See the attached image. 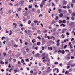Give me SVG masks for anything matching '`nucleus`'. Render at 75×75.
<instances>
[{
  "label": "nucleus",
  "instance_id": "nucleus-1",
  "mask_svg": "<svg viewBox=\"0 0 75 75\" xmlns=\"http://www.w3.org/2000/svg\"><path fill=\"white\" fill-rule=\"evenodd\" d=\"M24 19H23V21H24V23H25V22L27 21V18L25 17H23Z\"/></svg>",
  "mask_w": 75,
  "mask_h": 75
},
{
  "label": "nucleus",
  "instance_id": "nucleus-2",
  "mask_svg": "<svg viewBox=\"0 0 75 75\" xmlns=\"http://www.w3.org/2000/svg\"><path fill=\"white\" fill-rule=\"evenodd\" d=\"M24 16H28V11H26L25 12V13L23 14Z\"/></svg>",
  "mask_w": 75,
  "mask_h": 75
},
{
  "label": "nucleus",
  "instance_id": "nucleus-3",
  "mask_svg": "<svg viewBox=\"0 0 75 75\" xmlns=\"http://www.w3.org/2000/svg\"><path fill=\"white\" fill-rule=\"evenodd\" d=\"M41 4L43 5H45V1L44 0H42L41 2Z\"/></svg>",
  "mask_w": 75,
  "mask_h": 75
},
{
  "label": "nucleus",
  "instance_id": "nucleus-4",
  "mask_svg": "<svg viewBox=\"0 0 75 75\" xmlns=\"http://www.w3.org/2000/svg\"><path fill=\"white\" fill-rule=\"evenodd\" d=\"M62 34H63L64 33H65L67 30V29H62Z\"/></svg>",
  "mask_w": 75,
  "mask_h": 75
},
{
  "label": "nucleus",
  "instance_id": "nucleus-5",
  "mask_svg": "<svg viewBox=\"0 0 75 75\" xmlns=\"http://www.w3.org/2000/svg\"><path fill=\"white\" fill-rule=\"evenodd\" d=\"M32 43H34L35 42H36V40L35 39H33L32 40Z\"/></svg>",
  "mask_w": 75,
  "mask_h": 75
},
{
  "label": "nucleus",
  "instance_id": "nucleus-6",
  "mask_svg": "<svg viewBox=\"0 0 75 75\" xmlns=\"http://www.w3.org/2000/svg\"><path fill=\"white\" fill-rule=\"evenodd\" d=\"M48 70L47 71V72H50L51 71V69H50V67H49L47 68Z\"/></svg>",
  "mask_w": 75,
  "mask_h": 75
},
{
  "label": "nucleus",
  "instance_id": "nucleus-7",
  "mask_svg": "<svg viewBox=\"0 0 75 75\" xmlns=\"http://www.w3.org/2000/svg\"><path fill=\"white\" fill-rule=\"evenodd\" d=\"M37 32L38 34H41V31L40 30H37Z\"/></svg>",
  "mask_w": 75,
  "mask_h": 75
},
{
  "label": "nucleus",
  "instance_id": "nucleus-8",
  "mask_svg": "<svg viewBox=\"0 0 75 75\" xmlns=\"http://www.w3.org/2000/svg\"><path fill=\"white\" fill-rule=\"evenodd\" d=\"M35 57H40V54L37 53L35 54Z\"/></svg>",
  "mask_w": 75,
  "mask_h": 75
},
{
  "label": "nucleus",
  "instance_id": "nucleus-9",
  "mask_svg": "<svg viewBox=\"0 0 75 75\" xmlns=\"http://www.w3.org/2000/svg\"><path fill=\"white\" fill-rule=\"evenodd\" d=\"M57 70V71L56 72L57 73H58V72H59V70H58V69H57V68H55L54 69H53L54 71V70Z\"/></svg>",
  "mask_w": 75,
  "mask_h": 75
},
{
  "label": "nucleus",
  "instance_id": "nucleus-10",
  "mask_svg": "<svg viewBox=\"0 0 75 75\" xmlns=\"http://www.w3.org/2000/svg\"><path fill=\"white\" fill-rule=\"evenodd\" d=\"M63 13H61L59 14V17H62L63 16Z\"/></svg>",
  "mask_w": 75,
  "mask_h": 75
},
{
  "label": "nucleus",
  "instance_id": "nucleus-11",
  "mask_svg": "<svg viewBox=\"0 0 75 75\" xmlns=\"http://www.w3.org/2000/svg\"><path fill=\"white\" fill-rule=\"evenodd\" d=\"M31 25L32 27H34V23H32Z\"/></svg>",
  "mask_w": 75,
  "mask_h": 75
},
{
  "label": "nucleus",
  "instance_id": "nucleus-12",
  "mask_svg": "<svg viewBox=\"0 0 75 75\" xmlns=\"http://www.w3.org/2000/svg\"><path fill=\"white\" fill-rule=\"evenodd\" d=\"M59 12V13H61L62 11V10L61 9H58Z\"/></svg>",
  "mask_w": 75,
  "mask_h": 75
},
{
  "label": "nucleus",
  "instance_id": "nucleus-13",
  "mask_svg": "<svg viewBox=\"0 0 75 75\" xmlns=\"http://www.w3.org/2000/svg\"><path fill=\"white\" fill-rule=\"evenodd\" d=\"M61 53L62 54H65V50H62V51Z\"/></svg>",
  "mask_w": 75,
  "mask_h": 75
},
{
  "label": "nucleus",
  "instance_id": "nucleus-14",
  "mask_svg": "<svg viewBox=\"0 0 75 75\" xmlns=\"http://www.w3.org/2000/svg\"><path fill=\"white\" fill-rule=\"evenodd\" d=\"M31 23V20H29L28 23V24H30Z\"/></svg>",
  "mask_w": 75,
  "mask_h": 75
},
{
  "label": "nucleus",
  "instance_id": "nucleus-15",
  "mask_svg": "<svg viewBox=\"0 0 75 75\" xmlns=\"http://www.w3.org/2000/svg\"><path fill=\"white\" fill-rule=\"evenodd\" d=\"M62 51V50H59V51H58V54H60V53H61Z\"/></svg>",
  "mask_w": 75,
  "mask_h": 75
},
{
  "label": "nucleus",
  "instance_id": "nucleus-16",
  "mask_svg": "<svg viewBox=\"0 0 75 75\" xmlns=\"http://www.w3.org/2000/svg\"><path fill=\"white\" fill-rule=\"evenodd\" d=\"M66 20H63L62 21V23H66Z\"/></svg>",
  "mask_w": 75,
  "mask_h": 75
},
{
  "label": "nucleus",
  "instance_id": "nucleus-17",
  "mask_svg": "<svg viewBox=\"0 0 75 75\" xmlns=\"http://www.w3.org/2000/svg\"><path fill=\"white\" fill-rule=\"evenodd\" d=\"M71 19L72 20H75V18L74 16H72L71 18Z\"/></svg>",
  "mask_w": 75,
  "mask_h": 75
},
{
  "label": "nucleus",
  "instance_id": "nucleus-18",
  "mask_svg": "<svg viewBox=\"0 0 75 75\" xmlns=\"http://www.w3.org/2000/svg\"><path fill=\"white\" fill-rule=\"evenodd\" d=\"M55 23H56V22H55V21L53 20L52 22V24H55Z\"/></svg>",
  "mask_w": 75,
  "mask_h": 75
},
{
  "label": "nucleus",
  "instance_id": "nucleus-19",
  "mask_svg": "<svg viewBox=\"0 0 75 75\" xmlns=\"http://www.w3.org/2000/svg\"><path fill=\"white\" fill-rule=\"evenodd\" d=\"M48 50H53V48L52 47H48Z\"/></svg>",
  "mask_w": 75,
  "mask_h": 75
},
{
  "label": "nucleus",
  "instance_id": "nucleus-20",
  "mask_svg": "<svg viewBox=\"0 0 75 75\" xmlns=\"http://www.w3.org/2000/svg\"><path fill=\"white\" fill-rule=\"evenodd\" d=\"M13 25H15V27H16L17 26V23H14Z\"/></svg>",
  "mask_w": 75,
  "mask_h": 75
},
{
  "label": "nucleus",
  "instance_id": "nucleus-21",
  "mask_svg": "<svg viewBox=\"0 0 75 75\" xmlns=\"http://www.w3.org/2000/svg\"><path fill=\"white\" fill-rule=\"evenodd\" d=\"M74 23V22H71L70 23V25H72Z\"/></svg>",
  "mask_w": 75,
  "mask_h": 75
},
{
  "label": "nucleus",
  "instance_id": "nucleus-22",
  "mask_svg": "<svg viewBox=\"0 0 75 75\" xmlns=\"http://www.w3.org/2000/svg\"><path fill=\"white\" fill-rule=\"evenodd\" d=\"M37 13H38V14H39L40 13V9H38L37 11Z\"/></svg>",
  "mask_w": 75,
  "mask_h": 75
},
{
  "label": "nucleus",
  "instance_id": "nucleus-23",
  "mask_svg": "<svg viewBox=\"0 0 75 75\" xmlns=\"http://www.w3.org/2000/svg\"><path fill=\"white\" fill-rule=\"evenodd\" d=\"M56 30L57 29H56L55 28H54L53 29V31H54V32H55V31H56Z\"/></svg>",
  "mask_w": 75,
  "mask_h": 75
},
{
  "label": "nucleus",
  "instance_id": "nucleus-24",
  "mask_svg": "<svg viewBox=\"0 0 75 75\" xmlns=\"http://www.w3.org/2000/svg\"><path fill=\"white\" fill-rule=\"evenodd\" d=\"M59 45H60V43L59 42L57 43L56 44L57 46H59Z\"/></svg>",
  "mask_w": 75,
  "mask_h": 75
},
{
  "label": "nucleus",
  "instance_id": "nucleus-25",
  "mask_svg": "<svg viewBox=\"0 0 75 75\" xmlns=\"http://www.w3.org/2000/svg\"><path fill=\"white\" fill-rule=\"evenodd\" d=\"M61 37H62V38H64L65 37V35H64L63 34H62V35L61 36Z\"/></svg>",
  "mask_w": 75,
  "mask_h": 75
},
{
  "label": "nucleus",
  "instance_id": "nucleus-26",
  "mask_svg": "<svg viewBox=\"0 0 75 75\" xmlns=\"http://www.w3.org/2000/svg\"><path fill=\"white\" fill-rule=\"evenodd\" d=\"M62 25L63 27H65V25L63 23L61 24L60 25V26H62Z\"/></svg>",
  "mask_w": 75,
  "mask_h": 75
},
{
  "label": "nucleus",
  "instance_id": "nucleus-27",
  "mask_svg": "<svg viewBox=\"0 0 75 75\" xmlns=\"http://www.w3.org/2000/svg\"><path fill=\"white\" fill-rule=\"evenodd\" d=\"M32 5H29L28 6L29 8H32Z\"/></svg>",
  "mask_w": 75,
  "mask_h": 75
},
{
  "label": "nucleus",
  "instance_id": "nucleus-28",
  "mask_svg": "<svg viewBox=\"0 0 75 75\" xmlns=\"http://www.w3.org/2000/svg\"><path fill=\"white\" fill-rule=\"evenodd\" d=\"M67 3V1H64L63 3V4H66Z\"/></svg>",
  "mask_w": 75,
  "mask_h": 75
},
{
  "label": "nucleus",
  "instance_id": "nucleus-29",
  "mask_svg": "<svg viewBox=\"0 0 75 75\" xmlns=\"http://www.w3.org/2000/svg\"><path fill=\"white\" fill-rule=\"evenodd\" d=\"M68 73H69V72L68 71H66L65 72V74H66V75H67Z\"/></svg>",
  "mask_w": 75,
  "mask_h": 75
},
{
  "label": "nucleus",
  "instance_id": "nucleus-30",
  "mask_svg": "<svg viewBox=\"0 0 75 75\" xmlns=\"http://www.w3.org/2000/svg\"><path fill=\"white\" fill-rule=\"evenodd\" d=\"M41 16L43 17V15L42 14H40L39 15V17H40Z\"/></svg>",
  "mask_w": 75,
  "mask_h": 75
},
{
  "label": "nucleus",
  "instance_id": "nucleus-31",
  "mask_svg": "<svg viewBox=\"0 0 75 75\" xmlns=\"http://www.w3.org/2000/svg\"><path fill=\"white\" fill-rule=\"evenodd\" d=\"M56 18H55V20L57 21V20H58V16H56Z\"/></svg>",
  "mask_w": 75,
  "mask_h": 75
},
{
  "label": "nucleus",
  "instance_id": "nucleus-32",
  "mask_svg": "<svg viewBox=\"0 0 75 75\" xmlns=\"http://www.w3.org/2000/svg\"><path fill=\"white\" fill-rule=\"evenodd\" d=\"M75 64H74V65L71 64V67H75Z\"/></svg>",
  "mask_w": 75,
  "mask_h": 75
},
{
  "label": "nucleus",
  "instance_id": "nucleus-33",
  "mask_svg": "<svg viewBox=\"0 0 75 75\" xmlns=\"http://www.w3.org/2000/svg\"><path fill=\"white\" fill-rule=\"evenodd\" d=\"M71 16H75V13H74V12L73 13L71 14Z\"/></svg>",
  "mask_w": 75,
  "mask_h": 75
},
{
  "label": "nucleus",
  "instance_id": "nucleus-34",
  "mask_svg": "<svg viewBox=\"0 0 75 75\" xmlns=\"http://www.w3.org/2000/svg\"><path fill=\"white\" fill-rule=\"evenodd\" d=\"M0 64H4V63L2 61H1L0 62Z\"/></svg>",
  "mask_w": 75,
  "mask_h": 75
},
{
  "label": "nucleus",
  "instance_id": "nucleus-35",
  "mask_svg": "<svg viewBox=\"0 0 75 75\" xmlns=\"http://www.w3.org/2000/svg\"><path fill=\"white\" fill-rule=\"evenodd\" d=\"M32 12L33 11H35V10L34 8H33L32 10Z\"/></svg>",
  "mask_w": 75,
  "mask_h": 75
},
{
  "label": "nucleus",
  "instance_id": "nucleus-36",
  "mask_svg": "<svg viewBox=\"0 0 75 75\" xmlns=\"http://www.w3.org/2000/svg\"><path fill=\"white\" fill-rule=\"evenodd\" d=\"M67 9H69V8H70V7H69V6L67 5Z\"/></svg>",
  "mask_w": 75,
  "mask_h": 75
},
{
  "label": "nucleus",
  "instance_id": "nucleus-37",
  "mask_svg": "<svg viewBox=\"0 0 75 75\" xmlns=\"http://www.w3.org/2000/svg\"><path fill=\"white\" fill-rule=\"evenodd\" d=\"M34 23H38V21H34Z\"/></svg>",
  "mask_w": 75,
  "mask_h": 75
},
{
  "label": "nucleus",
  "instance_id": "nucleus-38",
  "mask_svg": "<svg viewBox=\"0 0 75 75\" xmlns=\"http://www.w3.org/2000/svg\"><path fill=\"white\" fill-rule=\"evenodd\" d=\"M40 6L41 7V8H42V7H43V4H41L40 5Z\"/></svg>",
  "mask_w": 75,
  "mask_h": 75
},
{
  "label": "nucleus",
  "instance_id": "nucleus-39",
  "mask_svg": "<svg viewBox=\"0 0 75 75\" xmlns=\"http://www.w3.org/2000/svg\"><path fill=\"white\" fill-rule=\"evenodd\" d=\"M24 62V60H23V59H22L21 61V62L22 63H23V62Z\"/></svg>",
  "mask_w": 75,
  "mask_h": 75
},
{
  "label": "nucleus",
  "instance_id": "nucleus-40",
  "mask_svg": "<svg viewBox=\"0 0 75 75\" xmlns=\"http://www.w3.org/2000/svg\"><path fill=\"white\" fill-rule=\"evenodd\" d=\"M20 2L21 3V4H22V3H24V1H20Z\"/></svg>",
  "mask_w": 75,
  "mask_h": 75
},
{
  "label": "nucleus",
  "instance_id": "nucleus-41",
  "mask_svg": "<svg viewBox=\"0 0 75 75\" xmlns=\"http://www.w3.org/2000/svg\"><path fill=\"white\" fill-rule=\"evenodd\" d=\"M54 64H55V65H57V64H58V62H55L54 63Z\"/></svg>",
  "mask_w": 75,
  "mask_h": 75
},
{
  "label": "nucleus",
  "instance_id": "nucleus-42",
  "mask_svg": "<svg viewBox=\"0 0 75 75\" xmlns=\"http://www.w3.org/2000/svg\"><path fill=\"white\" fill-rule=\"evenodd\" d=\"M40 44V42H38L37 43V45H39Z\"/></svg>",
  "mask_w": 75,
  "mask_h": 75
},
{
  "label": "nucleus",
  "instance_id": "nucleus-43",
  "mask_svg": "<svg viewBox=\"0 0 75 75\" xmlns=\"http://www.w3.org/2000/svg\"><path fill=\"white\" fill-rule=\"evenodd\" d=\"M59 24H61V23L62 22V21L61 20H60L59 21Z\"/></svg>",
  "mask_w": 75,
  "mask_h": 75
},
{
  "label": "nucleus",
  "instance_id": "nucleus-44",
  "mask_svg": "<svg viewBox=\"0 0 75 75\" xmlns=\"http://www.w3.org/2000/svg\"><path fill=\"white\" fill-rule=\"evenodd\" d=\"M39 66L40 67V66H41V63L39 62Z\"/></svg>",
  "mask_w": 75,
  "mask_h": 75
},
{
  "label": "nucleus",
  "instance_id": "nucleus-45",
  "mask_svg": "<svg viewBox=\"0 0 75 75\" xmlns=\"http://www.w3.org/2000/svg\"><path fill=\"white\" fill-rule=\"evenodd\" d=\"M34 35H37V33H35L33 34Z\"/></svg>",
  "mask_w": 75,
  "mask_h": 75
},
{
  "label": "nucleus",
  "instance_id": "nucleus-46",
  "mask_svg": "<svg viewBox=\"0 0 75 75\" xmlns=\"http://www.w3.org/2000/svg\"><path fill=\"white\" fill-rule=\"evenodd\" d=\"M59 41H60V40L59 39L56 42H59Z\"/></svg>",
  "mask_w": 75,
  "mask_h": 75
},
{
  "label": "nucleus",
  "instance_id": "nucleus-47",
  "mask_svg": "<svg viewBox=\"0 0 75 75\" xmlns=\"http://www.w3.org/2000/svg\"><path fill=\"white\" fill-rule=\"evenodd\" d=\"M3 55L4 56H6V55H7V54H6V53H4Z\"/></svg>",
  "mask_w": 75,
  "mask_h": 75
},
{
  "label": "nucleus",
  "instance_id": "nucleus-48",
  "mask_svg": "<svg viewBox=\"0 0 75 75\" xmlns=\"http://www.w3.org/2000/svg\"><path fill=\"white\" fill-rule=\"evenodd\" d=\"M28 33H31V30H28Z\"/></svg>",
  "mask_w": 75,
  "mask_h": 75
},
{
  "label": "nucleus",
  "instance_id": "nucleus-49",
  "mask_svg": "<svg viewBox=\"0 0 75 75\" xmlns=\"http://www.w3.org/2000/svg\"><path fill=\"white\" fill-rule=\"evenodd\" d=\"M8 64V61H6L5 62V65H6V64Z\"/></svg>",
  "mask_w": 75,
  "mask_h": 75
},
{
  "label": "nucleus",
  "instance_id": "nucleus-50",
  "mask_svg": "<svg viewBox=\"0 0 75 75\" xmlns=\"http://www.w3.org/2000/svg\"><path fill=\"white\" fill-rule=\"evenodd\" d=\"M38 39H39V40H41V37H40L39 36L38 37Z\"/></svg>",
  "mask_w": 75,
  "mask_h": 75
},
{
  "label": "nucleus",
  "instance_id": "nucleus-51",
  "mask_svg": "<svg viewBox=\"0 0 75 75\" xmlns=\"http://www.w3.org/2000/svg\"><path fill=\"white\" fill-rule=\"evenodd\" d=\"M69 72H72V69H71L69 70Z\"/></svg>",
  "mask_w": 75,
  "mask_h": 75
},
{
  "label": "nucleus",
  "instance_id": "nucleus-52",
  "mask_svg": "<svg viewBox=\"0 0 75 75\" xmlns=\"http://www.w3.org/2000/svg\"><path fill=\"white\" fill-rule=\"evenodd\" d=\"M20 42L21 44H22V40H21V39H20Z\"/></svg>",
  "mask_w": 75,
  "mask_h": 75
},
{
  "label": "nucleus",
  "instance_id": "nucleus-53",
  "mask_svg": "<svg viewBox=\"0 0 75 75\" xmlns=\"http://www.w3.org/2000/svg\"><path fill=\"white\" fill-rule=\"evenodd\" d=\"M14 71L15 72V73H16V72H18V71L16 70H14Z\"/></svg>",
  "mask_w": 75,
  "mask_h": 75
},
{
  "label": "nucleus",
  "instance_id": "nucleus-54",
  "mask_svg": "<svg viewBox=\"0 0 75 75\" xmlns=\"http://www.w3.org/2000/svg\"><path fill=\"white\" fill-rule=\"evenodd\" d=\"M3 39H5V37L3 36L2 37V40H3Z\"/></svg>",
  "mask_w": 75,
  "mask_h": 75
},
{
  "label": "nucleus",
  "instance_id": "nucleus-55",
  "mask_svg": "<svg viewBox=\"0 0 75 75\" xmlns=\"http://www.w3.org/2000/svg\"><path fill=\"white\" fill-rule=\"evenodd\" d=\"M66 34H67V35H69V33L68 32H67Z\"/></svg>",
  "mask_w": 75,
  "mask_h": 75
},
{
  "label": "nucleus",
  "instance_id": "nucleus-56",
  "mask_svg": "<svg viewBox=\"0 0 75 75\" xmlns=\"http://www.w3.org/2000/svg\"><path fill=\"white\" fill-rule=\"evenodd\" d=\"M72 3H75V0H72Z\"/></svg>",
  "mask_w": 75,
  "mask_h": 75
},
{
  "label": "nucleus",
  "instance_id": "nucleus-57",
  "mask_svg": "<svg viewBox=\"0 0 75 75\" xmlns=\"http://www.w3.org/2000/svg\"><path fill=\"white\" fill-rule=\"evenodd\" d=\"M9 33V32L8 31H7V29H6V33Z\"/></svg>",
  "mask_w": 75,
  "mask_h": 75
},
{
  "label": "nucleus",
  "instance_id": "nucleus-58",
  "mask_svg": "<svg viewBox=\"0 0 75 75\" xmlns=\"http://www.w3.org/2000/svg\"><path fill=\"white\" fill-rule=\"evenodd\" d=\"M52 6H55V4H54V3H52Z\"/></svg>",
  "mask_w": 75,
  "mask_h": 75
},
{
  "label": "nucleus",
  "instance_id": "nucleus-59",
  "mask_svg": "<svg viewBox=\"0 0 75 75\" xmlns=\"http://www.w3.org/2000/svg\"><path fill=\"white\" fill-rule=\"evenodd\" d=\"M35 7H38V5H35Z\"/></svg>",
  "mask_w": 75,
  "mask_h": 75
},
{
  "label": "nucleus",
  "instance_id": "nucleus-60",
  "mask_svg": "<svg viewBox=\"0 0 75 75\" xmlns=\"http://www.w3.org/2000/svg\"><path fill=\"white\" fill-rule=\"evenodd\" d=\"M69 21H67V24H69Z\"/></svg>",
  "mask_w": 75,
  "mask_h": 75
},
{
  "label": "nucleus",
  "instance_id": "nucleus-61",
  "mask_svg": "<svg viewBox=\"0 0 75 75\" xmlns=\"http://www.w3.org/2000/svg\"><path fill=\"white\" fill-rule=\"evenodd\" d=\"M59 65H60V67H62V63H60V64H59Z\"/></svg>",
  "mask_w": 75,
  "mask_h": 75
},
{
  "label": "nucleus",
  "instance_id": "nucleus-62",
  "mask_svg": "<svg viewBox=\"0 0 75 75\" xmlns=\"http://www.w3.org/2000/svg\"><path fill=\"white\" fill-rule=\"evenodd\" d=\"M47 31V30H45V31H44V33H46Z\"/></svg>",
  "mask_w": 75,
  "mask_h": 75
},
{
  "label": "nucleus",
  "instance_id": "nucleus-63",
  "mask_svg": "<svg viewBox=\"0 0 75 75\" xmlns=\"http://www.w3.org/2000/svg\"><path fill=\"white\" fill-rule=\"evenodd\" d=\"M67 58L68 59H69L70 58V57H67Z\"/></svg>",
  "mask_w": 75,
  "mask_h": 75
},
{
  "label": "nucleus",
  "instance_id": "nucleus-64",
  "mask_svg": "<svg viewBox=\"0 0 75 75\" xmlns=\"http://www.w3.org/2000/svg\"><path fill=\"white\" fill-rule=\"evenodd\" d=\"M67 8V6H64L63 7V8Z\"/></svg>",
  "mask_w": 75,
  "mask_h": 75
}]
</instances>
